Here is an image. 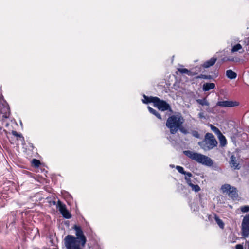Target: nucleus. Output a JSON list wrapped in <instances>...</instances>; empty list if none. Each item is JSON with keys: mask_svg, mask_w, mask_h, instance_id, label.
Masks as SVG:
<instances>
[{"mask_svg": "<svg viewBox=\"0 0 249 249\" xmlns=\"http://www.w3.org/2000/svg\"><path fill=\"white\" fill-rule=\"evenodd\" d=\"M73 229L75 231V236L68 235L64 239V243L67 249H83L87 242V238L80 226L74 225Z\"/></svg>", "mask_w": 249, "mask_h": 249, "instance_id": "obj_1", "label": "nucleus"}, {"mask_svg": "<svg viewBox=\"0 0 249 249\" xmlns=\"http://www.w3.org/2000/svg\"><path fill=\"white\" fill-rule=\"evenodd\" d=\"M183 153L196 162L207 166H211L213 165V160L209 157L202 154L190 150L184 151Z\"/></svg>", "mask_w": 249, "mask_h": 249, "instance_id": "obj_2", "label": "nucleus"}, {"mask_svg": "<svg viewBox=\"0 0 249 249\" xmlns=\"http://www.w3.org/2000/svg\"><path fill=\"white\" fill-rule=\"evenodd\" d=\"M183 121L184 119L182 116L174 115L168 118L166 125L169 128L171 134H175L182 126Z\"/></svg>", "mask_w": 249, "mask_h": 249, "instance_id": "obj_3", "label": "nucleus"}, {"mask_svg": "<svg viewBox=\"0 0 249 249\" xmlns=\"http://www.w3.org/2000/svg\"><path fill=\"white\" fill-rule=\"evenodd\" d=\"M150 102H153L155 107H157L160 110L164 111L171 110V108L169 104L166 101L161 100L158 97L151 98Z\"/></svg>", "mask_w": 249, "mask_h": 249, "instance_id": "obj_4", "label": "nucleus"}, {"mask_svg": "<svg viewBox=\"0 0 249 249\" xmlns=\"http://www.w3.org/2000/svg\"><path fill=\"white\" fill-rule=\"evenodd\" d=\"M221 189L223 192H227L228 196L232 199H236L238 197V193L235 187L226 184L222 186Z\"/></svg>", "mask_w": 249, "mask_h": 249, "instance_id": "obj_5", "label": "nucleus"}, {"mask_svg": "<svg viewBox=\"0 0 249 249\" xmlns=\"http://www.w3.org/2000/svg\"><path fill=\"white\" fill-rule=\"evenodd\" d=\"M242 235L244 237L249 236V214L243 218L241 225Z\"/></svg>", "mask_w": 249, "mask_h": 249, "instance_id": "obj_6", "label": "nucleus"}, {"mask_svg": "<svg viewBox=\"0 0 249 249\" xmlns=\"http://www.w3.org/2000/svg\"><path fill=\"white\" fill-rule=\"evenodd\" d=\"M56 207L58 209L63 217L66 219H70L71 217V215L67 209L66 205L63 203L61 201H58Z\"/></svg>", "mask_w": 249, "mask_h": 249, "instance_id": "obj_7", "label": "nucleus"}, {"mask_svg": "<svg viewBox=\"0 0 249 249\" xmlns=\"http://www.w3.org/2000/svg\"><path fill=\"white\" fill-rule=\"evenodd\" d=\"M198 144L204 151H208L216 146L217 141H199Z\"/></svg>", "mask_w": 249, "mask_h": 249, "instance_id": "obj_8", "label": "nucleus"}, {"mask_svg": "<svg viewBox=\"0 0 249 249\" xmlns=\"http://www.w3.org/2000/svg\"><path fill=\"white\" fill-rule=\"evenodd\" d=\"M239 103L236 101H218L216 103V106L222 107H231L238 106Z\"/></svg>", "mask_w": 249, "mask_h": 249, "instance_id": "obj_9", "label": "nucleus"}, {"mask_svg": "<svg viewBox=\"0 0 249 249\" xmlns=\"http://www.w3.org/2000/svg\"><path fill=\"white\" fill-rule=\"evenodd\" d=\"M211 130L217 136L219 140H226L225 136L216 127L212 124L210 125Z\"/></svg>", "mask_w": 249, "mask_h": 249, "instance_id": "obj_10", "label": "nucleus"}, {"mask_svg": "<svg viewBox=\"0 0 249 249\" xmlns=\"http://www.w3.org/2000/svg\"><path fill=\"white\" fill-rule=\"evenodd\" d=\"M230 165L231 167H233L235 169H239L240 166L239 163L237 162L236 157L234 155H232L230 158Z\"/></svg>", "mask_w": 249, "mask_h": 249, "instance_id": "obj_11", "label": "nucleus"}, {"mask_svg": "<svg viewBox=\"0 0 249 249\" xmlns=\"http://www.w3.org/2000/svg\"><path fill=\"white\" fill-rule=\"evenodd\" d=\"M217 61V58L213 57L211 58L210 60H208L205 62L202 65V67L204 68H208L210 67L211 66H213Z\"/></svg>", "mask_w": 249, "mask_h": 249, "instance_id": "obj_12", "label": "nucleus"}, {"mask_svg": "<svg viewBox=\"0 0 249 249\" xmlns=\"http://www.w3.org/2000/svg\"><path fill=\"white\" fill-rule=\"evenodd\" d=\"M238 51L239 53H242L244 50H243L242 45L239 44H236V45H234L232 49H231V52L232 53H233L234 52Z\"/></svg>", "mask_w": 249, "mask_h": 249, "instance_id": "obj_13", "label": "nucleus"}, {"mask_svg": "<svg viewBox=\"0 0 249 249\" xmlns=\"http://www.w3.org/2000/svg\"><path fill=\"white\" fill-rule=\"evenodd\" d=\"M215 88V84L213 83H206L203 85V90L204 91H208L211 89H213Z\"/></svg>", "mask_w": 249, "mask_h": 249, "instance_id": "obj_14", "label": "nucleus"}, {"mask_svg": "<svg viewBox=\"0 0 249 249\" xmlns=\"http://www.w3.org/2000/svg\"><path fill=\"white\" fill-rule=\"evenodd\" d=\"M23 148L25 150H32L33 148V144L29 142V141H22Z\"/></svg>", "mask_w": 249, "mask_h": 249, "instance_id": "obj_15", "label": "nucleus"}, {"mask_svg": "<svg viewBox=\"0 0 249 249\" xmlns=\"http://www.w3.org/2000/svg\"><path fill=\"white\" fill-rule=\"evenodd\" d=\"M226 76L230 79H233L236 77L237 74L231 70H228L226 71Z\"/></svg>", "mask_w": 249, "mask_h": 249, "instance_id": "obj_16", "label": "nucleus"}, {"mask_svg": "<svg viewBox=\"0 0 249 249\" xmlns=\"http://www.w3.org/2000/svg\"><path fill=\"white\" fill-rule=\"evenodd\" d=\"M148 109L149 111L151 113L155 115L158 119H160V120L162 119L161 115L156 110L151 108L150 107H148Z\"/></svg>", "mask_w": 249, "mask_h": 249, "instance_id": "obj_17", "label": "nucleus"}, {"mask_svg": "<svg viewBox=\"0 0 249 249\" xmlns=\"http://www.w3.org/2000/svg\"><path fill=\"white\" fill-rule=\"evenodd\" d=\"M214 219L216 221L218 225L219 226V227L221 229H223L224 227V224L223 222L216 214H215V215H214Z\"/></svg>", "mask_w": 249, "mask_h": 249, "instance_id": "obj_18", "label": "nucleus"}, {"mask_svg": "<svg viewBox=\"0 0 249 249\" xmlns=\"http://www.w3.org/2000/svg\"><path fill=\"white\" fill-rule=\"evenodd\" d=\"M196 102L197 103L202 106H206L208 107L210 106L209 103L207 101L206 98H203L202 99H197Z\"/></svg>", "mask_w": 249, "mask_h": 249, "instance_id": "obj_19", "label": "nucleus"}, {"mask_svg": "<svg viewBox=\"0 0 249 249\" xmlns=\"http://www.w3.org/2000/svg\"><path fill=\"white\" fill-rule=\"evenodd\" d=\"M200 71V68L196 67L195 70H190L189 76H195Z\"/></svg>", "mask_w": 249, "mask_h": 249, "instance_id": "obj_20", "label": "nucleus"}, {"mask_svg": "<svg viewBox=\"0 0 249 249\" xmlns=\"http://www.w3.org/2000/svg\"><path fill=\"white\" fill-rule=\"evenodd\" d=\"M31 164L33 166H34L36 168H37L39 166L41 163H40V161L38 160H37L36 159H32V160L31 161Z\"/></svg>", "mask_w": 249, "mask_h": 249, "instance_id": "obj_21", "label": "nucleus"}, {"mask_svg": "<svg viewBox=\"0 0 249 249\" xmlns=\"http://www.w3.org/2000/svg\"><path fill=\"white\" fill-rule=\"evenodd\" d=\"M204 140H215V139L213 134L207 133L205 135Z\"/></svg>", "mask_w": 249, "mask_h": 249, "instance_id": "obj_22", "label": "nucleus"}, {"mask_svg": "<svg viewBox=\"0 0 249 249\" xmlns=\"http://www.w3.org/2000/svg\"><path fill=\"white\" fill-rule=\"evenodd\" d=\"M196 79H212V76L210 75H204L200 74L196 77Z\"/></svg>", "mask_w": 249, "mask_h": 249, "instance_id": "obj_23", "label": "nucleus"}, {"mask_svg": "<svg viewBox=\"0 0 249 249\" xmlns=\"http://www.w3.org/2000/svg\"><path fill=\"white\" fill-rule=\"evenodd\" d=\"M178 72L182 74H186L189 75L190 70L186 68H178Z\"/></svg>", "mask_w": 249, "mask_h": 249, "instance_id": "obj_24", "label": "nucleus"}, {"mask_svg": "<svg viewBox=\"0 0 249 249\" xmlns=\"http://www.w3.org/2000/svg\"><path fill=\"white\" fill-rule=\"evenodd\" d=\"M190 187L192 188V189L196 192H197L200 190V187L197 184L194 185L192 184Z\"/></svg>", "mask_w": 249, "mask_h": 249, "instance_id": "obj_25", "label": "nucleus"}, {"mask_svg": "<svg viewBox=\"0 0 249 249\" xmlns=\"http://www.w3.org/2000/svg\"><path fill=\"white\" fill-rule=\"evenodd\" d=\"M246 134L245 133H242V134H240V135H239L238 134L236 136H233V137H231V139H240V138H239L240 136H241V138L242 139H245L246 138H245V136H246Z\"/></svg>", "mask_w": 249, "mask_h": 249, "instance_id": "obj_26", "label": "nucleus"}, {"mask_svg": "<svg viewBox=\"0 0 249 249\" xmlns=\"http://www.w3.org/2000/svg\"><path fill=\"white\" fill-rule=\"evenodd\" d=\"M143 97L145 99V101L142 100L143 102L144 103H153V102H150L149 101L150 100V98H156V97L150 96V97H147L146 95H143Z\"/></svg>", "mask_w": 249, "mask_h": 249, "instance_id": "obj_27", "label": "nucleus"}, {"mask_svg": "<svg viewBox=\"0 0 249 249\" xmlns=\"http://www.w3.org/2000/svg\"><path fill=\"white\" fill-rule=\"evenodd\" d=\"M240 209H241V211H242V212H243V213L248 212L249 211V206H248V205L243 206L241 207Z\"/></svg>", "mask_w": 249, "mask_h": 249, "instance_id": "obj_28", "label": "nucleus"}, {"mask_svg": "<svg viewBox=\"0 0 249 249\" xmlns=\"http://www.w3.org/2000/svg\"><path fill=\"white\" fill-rule=\"evenodd\" d=\"M176 169L178 170V171L182 174H184L185 173V171L184 170V168L181 167V166H176Z\"/></svg>", "mask_w": 249, "mask_h": 249, "instance_id": "obj_29", "label": "nucleus"}, {"mask_svg": "<svg viewBox=\"0 0 249 249\" xmlns=\"http://www.w3.org/2000/svg\"><path fill=\"white\" fill-rule=\"evenodd\" d=\"M192 135L196 138L200 139V136L198 132L196 131H193L192 132Z\"/></svg>", "mask_w": 249, "mask_h": 249, "instance_id": "obj_30", "label": "nucleus"}, {"mask_svg": "<svg viewBox=\"0 0 249 249\" xmlns=\"http://www.w3.org/2000/svg\"><path fill=\"white\" fill-rule=\"evenodd\" d=\"M185 179L186 180V183L188 184V185L190 186L191 184L193 183H192L191 180L190 178H188L187 176L185 177Z\"/></svg>", "mask_w": 249, "mask_h": 249, "instance_id": "obj_31", "label": "nucleus"}, {"mask_svg": "<svg viewBox=\"0 0 249 249\" xmlns=\"http://www.w3.org/2000/svg\"><path fill=\"white\" fill-rule=\"evenodd\" d=\"M12 134H13V136H14L16 137H18L19 138H22L23 139V138L22 137L21 134L18 133L16 131H12Z\"/></svg>", "mask_w": 249, "mask_h": 249, "instance_id": "obj_32", "label": "nucleus"}, {"mask_svg": "<svg viewBox=\"0 0 249 249\" xmlns=\"http://www.w3.org/2000/svg\"><path fill=\"white\" fill-rule=\"evenodd\" d=\"M228 60L232 62H238L240 61V59L238 58H231V59H228Z\"/></svg>", "mask_w": 249, "mask_h": 249, "instance_id": "obj_33", "label": "nucleus"}, {"mask_svg": "<svg viewBox=\"0 0 249 249\" xmlns=\"http://www.w3.org/2000/svg\"><path fill=\"white\" fill-rule=\"evenodd\" d=\"M183 175H185V176H187L189 178L192 177L193 176L191 173L186 171H185V173Z\"/></svg>", "mask_w": 249, "mask_h": 249, "instance_id": "obj_34", "label": "nucleus"}, {"mask_svg": "<svg viewBox=\"0 0 249 249\" xmlns=\"http://www.w3.org/2000/svg\"><path fill=\"white\" fill-rule=\"evenodd\" d=\"M198 117H199L200 119H206V117H205V116H204V113H203V112H200V113L198 114Z\"/></svg>", "mask_w": 249, "mask_h": 249, "instance_id": "obj_35", "label": "nucleus"}, {"mask_svg": "<svg viewBox=\"0 0 249 249\" xmlns=\"http://www.w3.org/2000/svg\"><path fill=\"white\" fill-rule=\"evenodd\" d=\"M236 249H243V245L241 244H237L236 245Z\"/></svg>", "mask_w": 249, "mask_h": 249, "instance_id": "obj_36", "label": "nucleus"}, {"mask_svg": "<svg viewBox=\"0 0 249 249\" xmlns=\"http://www.w3.org/2000/svg\"><path fill=\"white\" fill-rule=\"evenodd\" d=\"M227 141H220V145H221L222 147L224 146L225 145H226V144H227Z\"/></svg>", "mask_w": 249, "mask_h": 249, "instance_id": "obj_37", "label": "nucleus"}, {"mask_svg": "<svg viewBox=\"0 0 249 249\" xmlns=\"http://www.w3.org/2000/svg\"><path fill=\"white\" fill-rule=\"evenodd\" d=\"M245 248H247L248 249H249V241H246L245 243Z\"/></svg>", "mask_w": 249, "mask_h": 249, "instance_id": "obj_38", "label": "nucleus"}, {"mask_svg": "<svg viewBox=\"0 0 249 249\" xmlns=\"http://www.w3.org/2000/svg\"><path fill=\"white\" fill-rule=\"evenodd\" d=\"M178 129L180 130V131L183 133H186V130L185 129L182 127V126H181V127H180V128H179Z\"/></svg>", "mask_w": 249, "mask_h": 249, "instance_id": "obj_39", "label": "nucleus"}, {"mask_svg": "<svg viewBox=\"0 0 249 249\" xmlns=\"http://www.w3.org/2000/svg\"><path fill=\"white\" fill-rule=\"evenodd\" d=\"M170 167L171 168H174V167H175V166H174V165H173V164H170Z\"/></svg>", "mask_w": 249, "mask_h": 249, "instance_id": "obj_40", "label": "nucleus"}, {"mask_svg": "<svg viewBox=\"0 0 249 249\" xmlns=\"http://www.w3.org/2000/svg\"><path fill=\"white\" fill-rule=\"evenodd\" d=\"M226 124V125H227V124H227V123H224V124Z\"/></svg>", "mask_w": 249, "mask_h": 249, "instance_id": "obj_41", "label": "nucleus"}, {"mask_svg": "<svg viewBox=\"0 0 249 249\" xmlns=\"http://www.w3.org/2000/svg\"><path fill=\"white\" fill-rule=\"evenodd\" d=\"M234 131H236V129H234V131H233V132H234Z\"/></svg>", "mask_w": 249, "mask_h": 249, "instance_id": "obj_42", "label": "nucleus"}, {"mask_svg": "<svg viewBox=\"0 0 249 249\" xmlns=\"http://www.w3.org/2000/svg\"><path fill=\"white\" fill-rule=\"evenodd\" d=\"M224 130H226V127H224Z\"/></svg>", "mask_w": 249, "mask_h": 249, "instance_id": "obj_43", "label": "nucleus"}, {"mask_svg": "<svg viewBox=\"0 0 249 249\" xmlns=\"http://www.w3.org/2000/svg\"><path fill=\"white\" fill-rule=\"evenodd\" d=\"M10 142H11V143L14 144L13 142H11V141H10Z\"/></svg>", "mask_w": 249, "mask_h": 249, "instance_id": "obj_44", "label": "nucleus"}]
</instances>
